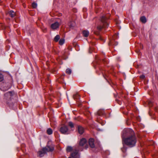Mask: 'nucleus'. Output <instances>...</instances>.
Segmentation results:
<instances>
[{"instance_id":"9b49d317","label":"nucleus","mask_w":158,"mask_h":158,"mask_svg":"<svg viewBox=\"0 0 158 158\" xmlns=\"http://www.w3.org/2000/svg\"><path fill=\"white\" fill-rule=\"evenodd\" d=\"M86 140L85 138H82L81 139L80 141V145L81 146H83L86 143Z\"/></svg>"},{"instance_id":"bb28decb","label":"nucleus","mask_w":158,"mask_h":158,"mask_svg":"<svg viewBox=\"0 0 158 158\" xmlns=\"http://www.w3.org/2000/svg\"><path fill=\"white\" fill-rule=\"evenodd\" d=\"M138 52H139V51H138V52H137L138 53Z\"/></svg>"},{"instance_id":"f8f14e48","label":"nucleus","mask_w":158,"mask_h":158,"mask_svg":"<svg viewBox=\"0 0 158 158\" xmlns=\"http://www.w3.org/2000/svg\"><path fill=\"white\" fill-rule=\"evenodd\" d=\"M82 33L84 36L85 37H87L89 35V32L87 30L83 31Z\"/></svg>"},{"instance_id":"423d86ee","label":"nucleus","mask_w":158,"mask_h":158,"mask_svg":"<svg viewBox=\"0 0 158 158\" xmlns=\"http://www.w3.org/2000/svg\"><path fill=\"white\" fill-rule=\"evenodd\" d=\"M71 156L73 158H80V154L77 150L72 152L71 154Z\"/></svg>"},{"instance_id":"dca6fc26","label":"nucleus","mask_w":158,"mask_h":158,"mask_svg":"<svg viewBox=\"0 0 158 158\" xmlns=\"http://www.w3.org/2000/svg\"><path fill=\"white\" fill-rule=\"evenodd\" d=\"M60 37L59 35H57L54 38V40L56 42L60 39Z\"/></svg>"},{"instance_id":"4468645a","label":"nucleus","mask_w":158,"mask_h":158,"mask_svg":"<svg viewBox=\"0 0 158 158\" xmlns=\"http://www.w3.org/2000/svg\"><path fill=\"white\" fill-rule=\"evenodd\" d=\"M141 21L143 23H145L146 22V19L145 17L142 16L140 19Z\"/></svg>"},{"instance_id":"412c9836","label":"nucleus","mask_w":158,"mask_h":158,"mask_svg":"<svg viewBox=\"0 0 158 158\" xmlns=\"http://www.w3.org/2000/svg\"><path fill=\"white\" fill-rule=\"evenodd\" d=\"M72 149V148L71 146H68L66 148L67 152H70Z\"/></svg>"},{"instance_id":"a211bd4d","label":"nucleus","mask_w":158,"mask_h":158,"mask_svg":"<svg viewBox=\"0 0 158 158\" xmlns=\"http://www.w3.org/2000/svg\"><path fill=\"white\" fill-rule=\"evenodd\" d=\"M47 132L48 134V135H50L52 134V129L50 128L48 129L47 130Z\"/></svg>"},{"instance_id":"2eb2a0df","label":"nucleus","mask_w":158,"mask_h":158,"mask_svg":"<svg viewBox=\"0 0 158 158\" xmlns=\"http://www.w3.org/2000/svg\"><path fill=\"white\" fill-rule=\"evenodd\" d=\"M9 15H10V16L12 17H14L15 16V12H14V11H13L12 10H10L9 12Z\"/></svg>"},{"instance_id":"f3484780","label":"nucleus","mask_w":158,"mask_h":158,"mask_svg":"<svg viewBox=\"0 0 158 158\" xmlns=\"http://www.w3.org/2000/svg\"><path fill=\"white\" fill-rule=\"evenodd\" d=\"M73 98L74 99H78L79 98V96L77 94L74 95L73 96Z\"/></svg>"},{"instance_id":"7ed1b4c3","label":"nucleus","mask_w":158,"mask_h":158,"mask_svg":"<svg viewBox=\"0 0 158 158\" xmlns=\"http://www.w3.org/2000/svg\"><path fill=\"white\" fill-rule=\"evenodd\" d=\"M53 149L54 148L52 146H47L46 147L43 148L42 150L39 151V155L40 157H42L47 152L52 151Z\"/></svg>"},{"instance_id":"b1692460","label":"nucleus","mask_w":158,"mask_h":158,"mask_svg":"<svg viewBox=\"0 0 158 158\" xmlns=\"http://www.w3.org/2000/svg\"><path fill=\"white\" fill-rule=\"evenodd\" d=\"M4 79L3 76L2 74L0 73V82L2 81Z\"/></svg>"},{"instance_id":"cd10ccee","label":"nucleus","mask_w":158,"mask_h":158,"mask_svg":"<svg viewBox=\"0 0 158 158\" xmlns=\"http://www.w3.org/2000/svg\"><path fill=\"white\" fill-rule=\"evenodd\" d=\"M68 158H72L71 157H69Z\"/></svg>"},{"instance_id":"ddd939ff","label":"nucleus","mask_w":158,"mask_h":158,"mask_svg":"<svg viewBox=\"0 0 158 158\" xmlns=\"http://www.w3.org/2000/svg\"><path fill=\"white\" fill-rule=\"evenodd\" d=\"M75 25V22L73 21H71L69 23V26L70 28H73Z\"/></svg>"},{"instance_id":"9d476101","label":"nucleus","mask_w":158,"mask_h":158,"mask_svg":"<svg viewBox=\"0 0 158 158\" xmlns=\"http://www.w3.org/2000/svg\"><path fill=\"white\" fill-rule=\"evenodd\" d=\"M78 131L79 133L80 134H82L84 131V128L80 126H78L77 127Z\"/></svg>"},{"instance_id":"6ab92c4d","label":"nucleus","mask_w":158,"mask_h":158,"mask_svg":"<svg viewBox=\"0 0 158 158\" xmlns=\"http://www.w3.org/2000/svg\"><path fill=\"white\" fill-rule=\"evenodd\" d=\"M64 42V39H60L59 41V44L60 45L63 44Z\"/></svg>"},{"instance_id":"aec40b11","label":"nucleus","mask_w":158,"mask_h":158,"mask_svg":"<svg viewBox=\"0 0 158 158\" xmlns=\"http://www.w3.org/2000/svg\"><path fill=\"white\" fill-rule=\"evenodd\" d=\"M66 73L69 74H70L72 72L71 70L70 69H67L66 70Z\"/></svg>"},{"instance_id":"a878e982","label":"nucleus","mask_w":158,"mask_h":158,"mask_svg":"<svg viewBox=\"0 0 158 158\" xmlns=\"http://www.w3.org/2000/svg\"><path fill=\"white\" fill-rule=\"evenodd\" d=\"M140 77L142 79H144L145 77V76L144 75H142L140 76Z\"/></svg>"},{"instance_id":"393cba45","label":"nucleus","mask_w":158,"mask_h":158,"mask_svg":"<svg viewBox=\"0 0 158 158\" xmlns=\"http://www.w3.org/2000/svg\"><path fill=\"white\" fill-rule=\"evenodd\" d=\"M122 150L123 152L125 153L126 151V147L123 146V147L122 148Z\"/></svg>"},{"instance_id":"c85d7f7f","label":"nucleus","mask_w":158,"mask_h":158,"mask_svg":"<svg viewBox=\"0 0 158 158\" xmlns=\"http://www.w3.org/2000/svg\"><path fill=\"white\" fill-rule=\"evenodd\" d=\"M67 98H68V100H69V99H68V97H67Z\"/></svg>"},{"instance_id":"5701e85b","label":"nucleus","mask_w":158,"mask_h":158,"mask_svg":"<svg viewBox=\"0 0 158 158\" xmlns=\"http://www.w3.org/2000/svg\"><path fill=\"white\" fill-rule=\"evenodd\" d=\"M32 6L33 8H35L37 6V4L35 2H33L32 4Z\"/></svg>"},{"instance_id":"f03ea898","label":"nucleus","mask_w":158,"mask_h":158,"mask_svg":"<svg viewBox=\"0 0 158 158\" xmlns=\"http://www.w3.org/2000/svg\"><path fill=\"white\" fill-rule=\"evenodd\" d=\"M107 17H106L105 16H102L101 17L100 19L102 24L98 26L97 27L98 30H101L102 28H106L108 27L109 25L107 21Z\"/></svg>"},{"instance_id":"20e7f679","label":"nucleus","mask_w":158,"mask_h":158,"mask_svg":"<svg viewBox=\"0 0 158 158\" xmlns=\"http://www.w3.org/2000/svg\"><path fill=\"white\" fill-rule=\"evenodd\" d=\"M14 95L13 91L8 92L4 94V98L7 101H10L13 98Z\"/></svg>"},{"instance_id":"6e6552de","label":"nucleus","mask_w":158,"mask_h":158,"mask_svg":"<svg viewBox=\"0 0 158 158\" xmlns=\"http://www.w3.org/2000/svg\"><path fill=\"white\" fill-rule=\"evenodd\" d=\"M89 144L90 147L92 148H94L95 147L94 144V140L92 138L89 139Z\"/></svg>"},{"instance_id":"0eeeda50","label":"nucleus","mask_w":158,"mask_h":158,"mask_svg":"<svg viewBox=\"0 0 158 158\" xmlns=\"http://www.w3.org/2000/svg\"><path fill=\"white\" fill-rule=\"evenodd\" d=\"M11 87L10 85L9 84H5L1 88V89L2 91H5L8 90Z\"/></svg>"},{"instance_id":"39448f33","label":"nucleus","mask_w":158,"mask_h":158,"mask_svg":"<svg viewBox=\"0 0 158 158\" xmlns=\"http://www.w3.org/2000/svg\"><path fill=\"white\" fill-rule=\"evenodd\" d=\"M60 131L63 134H68L69 133V131L67 126L63 125L60 128Z\"/></svg>"},{"instance_id":"4be33fe9","label":"nucleus","mask_w":158,"mask_h":158,"mask_svg":"<svg viewBox=\"0 0 158 158\" xmlns=\"http://www.w3.org/2000/svg\"><path fill=\"white\" fill-rule=\"evenodd\" d=\"M68 125L69 127L71 128L74 127V124L73 123L71 122H69L68 123Z\"/></svg>"},{"instance_id":"1a4fd4ad","label":"nucleus","mask_w":158,"mask_h":158,"mask_svg":"<svg viewBox=\"0 0 158 158\" xmlns=\"http://www.w3.org/2000/svg\"><path fill=\"white\" fill-rule=\"evenodd\" d=\"M59 26V23L57 22H56L52 24L51 25V27L53 29L57 28Z\"/></svg>"},{"instance_id":"f257e3e1","label":"nucleus","mask_w":158,"mask_h":158,"mask_svg":"<svg viewBox=\"0 0 158 158\" xmlns=\"http://www.w3.org/2000/svg\"><path fill=\"white\" fill-rule=\"evenodd\" d=\"M124 132L127 133V135L130 134L131 135L126 138H123V143H124L126 145L130 147L134 146L135 145L137 140L132 130L130 129H125L124 130Z\"/></svg>"}]
</instances>
